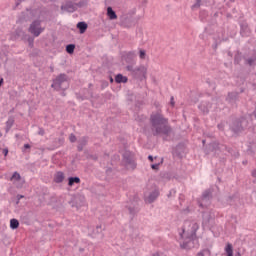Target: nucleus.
<instances>
[{
    "label": "nucleus",
    "instance_id": "obj_31",
    "mask_svg": "<svg viewBox=\"0 0 256 256\" xmlns=\"http://www.w3.org/2000/svg\"><path fill=\"white\" fill-rule=\"evenodd\" d=\"M2 153L5 157H7V155H9V149L8 148H4L2 149Z\"/></svg>",
    "mask_w": 256,
    "mask_h": 256
},
{
    "label": "nucleus",
    "instance_id": "obj_3",
    "mask_svg": "<svg viewBox=\"0 0 256 256\" xmlns=\"http://www.w3.org/2000/svg\"><path fill=\"white\" fill-rule=\"evenodd\" d=\"M52 89L55 91H65V89H69V77L66 74L58 75L51 85Z\"/></svg>",
    "mask_w": 256,
    "mask_h": 256
},
{
    "label": "nucleus",
    "instance_id": "obj_9",
    "mask_svg": "<svg viewBox=\"0 0 256 256\" xmlns=\"http://www.w3.org/2000/svg\"><path fill=\"white\" fill-rule=\"evenodd\" d=\"M198 203L202 208L211 205V190L204 191Z\"/></svg>",
    "mask_w": 256,
    "mask_h": 256
},
{
    "label": "nucleus",
    "instance_id": "obj_18",
    "mask_svg": "<svg viewBox=\"0 0 256 256\" xmlns=\"http://www.w3.org/2000/svg\"><path fill=\"white\" fill-rule=\"evenodd\" d=\"M224 251H225L227 256H233V244L227 243Z\"/></svg>",
    "mask_w": 256,
    "mask_h": 256
},
{
    "label": "nucleus",
    "instance_id": "obj_40",
    "mask_svg": "<svg viewBox=\"0 0 256 256\" xmlns=\"http://www.w3.org/2000/svg\"><path fill=\"white\" fill-rule=\"evenodd\" d=\"M221 127H225L223 124H218V128L221 129Z\"/></svg>",
    "mask_w": 256,
    "mask_h": 256
},
{
    "label": "nucleus",
    "instance_id": "obj_17",
    "mask_svg": "<svg viewBox=\"0 0 256 256\" xmlns=\"http://www.w3.org/2000/svg\"><path fill=\"white\" fill-rule=\"evenodd\" d=\"M75 183H81V179L79 177H70L68 179V185L69 187H73Z\"/></svg>",
    "mask_w": 256,
    "mask_h": 256
},
{
    "label": "nucleus",
    "instance_id": "obj_7",
    "mask_svg": "<svg viewBox=\"0 0 256 256\" xmlns=\"http://www.w3.org/2000/svg\"><path fill=\"white\" fill-rule=\"evenodd\" d=\"M223 149H225V146L220 145L217 142H211L206 146L205 153L207 155H211V153L213 155H217V153H219V151H223Z\"/></svg>",
    "mask_w": 256,
    "mask_h": 256
},
{
    "label": "nucleus",
    "instance_id": "obj_10",
    "mask_svg": "<svg viewBox=\"0 0 256 256\" xmlns=\"http://www.w3.org/2000/svg\"><path fill=\"white\" fill-rule=\"evenodd\" d=\"M10 181H12V183H14V185L18 189H21V187H23L25 183V180L21 178V174H19L18 172L13 173L12 177L10 178Z\"/></svg>",
    "mask_w": 256,
    "mask_h": 256
},
{
    "label": "nucleus",
    "instance_id": "obj_34",
    "mask_svg": "<svg viewBox=\"0 0 256 256\" xmlns=\"http://www.w3.org/2000/svg\"><path fill=\"white\" fill-rule=\"evenodd\" d=\"M151 168L154 169V170L159 169V163H157V164H152V165H151Z\"/></svg>",
    "mask_w": 256,
    "mask_h": 256
},
{
    "label": "nucleus",
    "instance_id": "obj_37",
    "mask_svg": "<svg viewBox=\"0 0 256 256\" xmlns=\"http://www.w3.org/2000/svg\"><path fill=\"white\" fill-rule=\"evenodd\" d=\"M21 1H25V0H17V1H16V7H17L18 5H21Z\"/></svg>",
    "mask_w": 256,
    "mask_h": 256
},
{
    "label": "nucleus",
    "instance_id": "obj_41",
    "mask_svg": "<svg viewBox=\"0 0 256 256\" xmlns=\"http://www.w3.org/2000/svg\"><path fill=\"white\" fill-rule=\"evenodd\" d=\"M152 256H159V253H154L152 254Z\"/></svg>",
    "mask_w": 256,
    "mask_h": 256
},
{
    "label": "nucleus",
    "instance_id": "obj_6",
    "mask_svg": "<svg viewBox=\"0 0 256 256\" xmlns=\"http://www.w3.org/2000/svg\"><path fill=\"white\" fill-rule=\"evenodd\" d=\"M29 33L34 37H39L43 31H45V27H41V20H34L30 27L28 28Z\"/></svg>",
    "mask_w": 256,
    "mask_h": 256
},
{
    "label": "nucleus",
    "instance_id": "obj_4",
    "mask_svg": "<svg viewBox=\"0 0 256 256\" xmlns=\"http://www.w3.org/2000/svg\"><path fill=\"white\" fill-rule=\"evenodd\" d=\"M127 71H129L135 79H139V81H143V79H147V68L145 65H140L138 67H134L133 65H128L126 67Z\"/></svg>",
    "mask_w": 256,
    "mask_h": 256
},
{
    "label": "nucleus",
    "instance_id": "obj_26",
    "mask_svg": "<svg viewBox=\"0 0 256 256\" xmlns=\"http://www.w3.org/2000/svg\"><path fill=\"white\" fill-rule=\"evenodd\" d=\"M13 123H15V120H13V118H9L6 122L7 128L11 129L13 127Z\"/></svg>",
    "mask_w": 256,
    "mask_h": 256
},
{
    "label": "nucleus",
    "instance_id": "obj_2",
    "mask_svg": "<svg viewBox=\"0 0 256 256\" xmlns=\"http://www.w3.org/2000/svg\"><path fill=\"white\" fill-rule=\"evenodd\" d=\"M150 123L154 129H169V120L163 117L161 111L151 114Z\"/></svg>",
    "mask_w": 256,
    "mask_h": 256
},
{
    "label": "nucleus",
    "instance_id": "obj_21",
    "mask_svg": "<svg viewBox=\"0 0 256 256\" xmlns=\"http://www.w3.org/2000/svg\"><path fill=\"white\" fill-rule=\"evenodd\" d=\"M10 227L12 229H18L19 228V220L13 218L10 220Z\"/></svg>",
    "mask_w": 256,
    "mask_h": 256
},
{
    "label": "nucleus",
    "instance_id": "obj_27",
    "mask_svg": "<svg viewBox=\"0 0 256 256\" xmlns=\"http://www.w3.org/2000/svg\"><path fill=\"white\" fill-rule=\"evenodd\" d=\"M195 4L192 6V9H199L201 7V0H195Z\"/></svg>",
    "mask_w": 256,
    "mask_h": 256
},
{
    "label": "nucleus",
    "instance_id": "obj_11",
    "mask_svg": "<svg viewBox=\"0 0 256 256\" xmlns=\"http://www.w3.org/2000/svg\"><path fill=\"white\" fill-rule=\"evenodd\" d=\"M214 218H215V214H213L211 210H206L205 212H203V215H202L203 227H207V225H209V223H211V221H213Z\"/></svg>",
    "mask_w": 256,
    "mask_h": 256
},
{
    "label": "nucleus",
    "instance_id": "obj_1",
    "mask_svg": "<svg viewBox=\"0 0 256 256\" xmlns=\"http://www.w3.org/2000/svg\"><path fill=\"white\" fill-rule=\"evenodd\" d=\"M199 229V224L195 220H186L184 222L182 232H180L179 243L182 249H191L193 247V239L197 230Z\"/></svg>",
    "mask_w": 256,
    "mask_h": 256
},
{
    "label": "nucleus",
    "instance_id": "obj_25",
    "mask_svg": "<svg viewBox=\"0 0 256 256\" xmlns=\"http://www.w3.org/2000/svg\"><path fill=\"white\" fill-rule=\"evenodd\" d=\"M27 41H28L29 47H31V49H33V46H34V43H35V39L33 37L29 36Z\"/></svg>",
    "mask_w": 256,
    "mask_h": 256
},
{
    "label": "nucleus",
    "instance_id": "obj_12",
    "mask_svg": "<svg viewBox=\"0 0 256 256\" xmlns=\"http://www.w3.org/2000/svg\"><path fill=\"white\" fill-rule=\"evenodd\" d=\"M199 109H200V111H202V113L207 114V113H209V109H211V103H209V102H202L199 105Z\"/></svg>",
    "mask_w": 256,
    "mask_h": 256
},
{
    "label": "nucleus",
    "instance_id": "obj_44",
    "mask_svg": "<svg viewBox=\"0 0 256 256\" xmlns=\"http://www.w3.org/2000/svg\"><path fill=\"white\" fill-rule=\"evenodd\" d=\"M62 96L65 97V92L62 93Z\"/></svg>",
    "mask_w": 256,
    "mask_h": 256
},
{
    "label": "nucleus",
    "instance_id": "obj_14",
    "mask_svg": "<svg viewBox=\"0 0 256 256\" xmlns=\"http://www.w3.org/2000/svg\"><path fill=\"white\" fill-rule=\"evenodd\" d=\"M107 16L111 21L117 19V13L114 12L112 7L107 8Z\"/></svg>",
    "mask_w": 256,
    "mask_h": 256
},
{
    "label": "nucleus",
    "instance_id": "obj_24",
    "mask_svg": "<svg viewBox=\"0 0 256 256\" xmlns=\"http://www.w3.org/2000/svg\"><path fill=\"white\" fill-rule=\"evenodd\" d=\"M159 133H164V135H169V133H171V130H169V129H156L155 135H159Z\"/></svg>",
    "mask_w": 256,
    "mask_h": 256
},
{
    "label": "nucleus",
    "instance_id": "obj_46",
    "mask_svg": "<svg viewBox=\"0 0 256 256\" xmlns=\"http://www.w3.org/2000/svg\"><path fill=\"white\" fill-rule=\"evenodd\" d=\"M203 145H205V140L202 141Z\"/></svg>",
    "mask_w": 256,
    "mask_h": 256
},
{
    "label": "nucleus",
    "instance_id": "obj_22",
    "mask_svg": "<svg viewBox=\"0 0 256 256\" xmlns=\"http://www.w3.org/2000/svg\"><path fill=\"white\" fill-rule=\"evenodd\" d=\"M61 9H67V11H75V5L69 2L65 6H62Z\"/></svg>",
    "mask_w": 256,
    "mask_h": 256
},
{
    "label": "nucleus",
    "instance_id": "obj_47",
    "mask_svg": "<svg viewBox=\"0 0 256 256\" xmlns=\"http://www.w3.org/2000/svg\"><path fill=\"white\" fill-rule=\"evenodd\" d=\"M232 3H234L235 2V0H230Z\"/></svg>",
    "mask_w": 256,
    "mask_h": 256
},
{
    "label": "nucleus",
    "instance_id": "obj_42",
    "mask_svg": "<svg viewBox=\"0 0 256 256\" xmlns=\"http://www.w3.org/2000/svg\"><path fill=\"white\" fill-rule=\"evenodd\" d=\"M1 85H3V80H0V87H1Z\"/></svg>",
    "mask_w": 256,
    "mask_h": 256
},
{
    "label": "nucleus",
    "instance_id": "obj_13",
    "mask_svg": "<svg viewBox=\"0 0 256 256\" xmlns=\"http://www.w3.org/2000/svg\"><path fill=\"white\" fill-rule=\"evenodd\" d=\"M65 179V174L63 172H56L54 175V182L55 183H63Z\"/></svg>",
    "mask_w": 256,
    "mask_h": 256
},
{
    "label": "nucleus",
    "instance_id": "obj_23",
    "mask_svg": "<svg viewBox=\"0 0 256 256\" xmlns=\"http://www.w3.org/2000/svg\"><path fill=\"white\" fill-rule=\"evenodd\" d=\"M66 51L69 55L75 53V44H69L66 46Z\"/></svg>",
    "mask_w": 256,
    "mask_h": 256
},
{
    "label": "nucleus",
    "instance_id": "obj_33",
    "mask_svg": "<svg viewBox=\"0 0 256 256\" xmlns=\"http://www.w3.org/2000/svg\"><path fill=\"white\" fill-rule=\"evenodd\" d=\"M128 209H129V211H130V213H131L132 215L135 214V213H137V208L134 209V208L129 207Z\"/></svg>",
    "mask_w": 256,
    "mask_h": 256
},
{
    "label": "nucleus",
    "instance_id": "obj_28",
    "mask_svg": "<svg viewBox=\"0 0 256 256\" xmlns=\"http://www.w3.org/2000/svg\"><path fill=\"white\" fill-rule=\"evenodd\" d=\"M255 61H256V58H248L247 59V63H248V65H250V67L255 64Z\"/></svg>",
    "mask_w": 256,
    "mask_h": 256
},
{
    "label": "nucleus",
    "instance_id": "obj_39",
    "mask_svg": "<svg viewBox=\"0 0 256 256\" xmlns=\"http://www.w3.org/2000/svg\"><path fill=\"white\" fill-rule=\"evenodd\" d=\"M149 161L153 162V157L151 155L148 156Z\"/></svg>",
    "mask_w": 256,
    "mask_h": 256
},
{
    "label": "nucleus",
    "instance_id": "obj_36",
    "mask_svg": "<svg viewBox=\"0 0 256 256\" xmlns=\"http://www.w3.org/2000/svg\"><path fill=\"white\" fill-rule=\"evenodd\" d=\"M38 135H45V130H40V131L38 132Z\"/></svg>",
    "mask_w": 256,
    "mask_h": 256
},
{
    "label": "nucleus",
    "instance_id": "obj_15",
    "mask_svg": "<svg viewBox=\"0 0 256 256\" xmlns=\"http://www.w3.org/2000/svg\"><path fill=\"white\" fill-rule=\"evenodd\" d=\"M115 81L117 83H127V81H129V79L127 78V76H123L122 74H117L115 76Z\"/></svg>",
    "mask_w": 256,
    "mask_h": 256
},
{
    "label": "nucleus",
    "instance_id": "obj_32",
    "mask_svg": "<svg viewBox=\"0 0 256 256\" xmlns=\"http://www.w3.org/2000/svg\"><path fill=\"white\" fill-rule=\"evenodd\" d=\"M170 105H172V107H175V97L171 96L170 98Z\"/></svg>",
    "mask_w": 256,
    "mask_h": 256
},
{
    "label": "nucleus",
    "instance_id": "obj_5",
    "mask_svg": "<svg viewBox=\"0 0 256 256\" xmlns=\"http://www.w3.org/2000/svg\"><path fill=\"white\" fill-rule=\"evenodd\" d=\"M159 197V187L157 185H151L150 190L144 193V199L146 203H155Z\"/></svg>",
    "mask_w": 256,
    "mask_h": 256
},
{
    "label": "nucleus",
    "instance_id": "obj_38",
    "mask_svg": "<svg viewBox=\"0 0 256 256\" xmlns=\"http://www.w3.org/2000/svg\"><path fill=\"white\" fill-rule=\"evenodd\" d=\"M252 177H256V169L252 171Z\"/></svg>",
    "mask_w": 256,
    "mask_h": 256
},
{
    "label": "nucleus",
    "instance_id": "obj_29",
    "mask_svg": "<svg viewBox=\"0 0 256 256\" xmlns=\"http://www.w3.org/2000/svg\"><path fill=\"white\" fill-rule=\"evenodd\" d=\"M69 139H70V142H71V143H75V142L77 141V137H75V135H73V134H71V135L69 136Z\"/></svg>",
    "mask_w": 256,
    "mask_h": 256
},
{
    "label": "nucleus",
    "instance_id": "obj_20",
    "mask_svg": "<svg viewBox=\"0 0 256 256\" xmlns=\"http://www.w3.org/2000/svg\"><path fill=\"white\" fill-rule=\"evenodd\" d=\"M85 145H87V138L83 137L79 141L78 151H83V147H85Z\"/></svg>",
    "mask_w": 256,
    "mask_h": 256
},
{
    "label": "nucleus",
    "instance_id": "obj_8",
    "mask_svg": "<svg viewBox=\"0 0 256 256\" xmlns=\"http://www.w3.org/2000/svg\"><path fill=\"white\" fill-rule=\"evenodd\" d=\"M123 162L126 165L128 169H135L136 164H135V159L133 157V153L126 151L123 154Z\"/></svg>",
    "mask_w": 256,
    "mask_h": 256
},
{
    "label": "nucleus",
    "instance_id": "obj_48",
    "mask_svg": "<svg viewBox=\"0 0 256 256\" xmlns=\"http://www.w3.org/2000/svg\"><path fill=\"white\" fill-rule=\"evenodd\" d=\"M19 198H20V199H23V196H20Z\"/></svg>",
    "mask_w": 256,
    "mask_h": 256
},
{
    "label": "nucleus",
    "instance_id": "obj_16",
    "mask_svg": "<svg viewBox=\"0 0 256 256\" xmlns=\"http://www.w3.org/2000/svg\"><path fill=\"white\" fill-rule=\"evenodd\" d=\"M87 27H88V25L85 22H78L77 23V29H79L81 34L85 33V31H87Z\"/></svg>",
    "mask_w": 256,
    "mask_h": 256
},
{
    "label": "nucleus",
    "instance_id": "obj_43",
    "mask_svg": "<svg viewBox=\"0 0 256 256\" xmlns=\"http://www.w3.org/2000/svg\"><path fill=\"white\" fill-rule=\"evenodd\" d=\"M110 82L113 83V78L112 77H110Z\"/></svg>",
    "mask_w": 256,
    "mask_h": 256
},
{
    "label": "nucleus",
    "instance_id": "obj_30",
    "mask_svg": "<svg viewBox=\"0 0 256 256\" xmlns=\"http://www.w3.org/2000/svg\"><path fill=\"white\" fill-rule=\"evenodd\" d=\"M146 55L145 50H140V59H145Z\"/></svg>",
    "mask_w": 256,
    "mask_h": 256
},
{
    "label": "nucleus",
    "instance_id": "obj_19",
    "mask_svg": "<svg viewBox=\"0 0 256 256\" xmlns=\"http://www.w3.org/2000/svg\"><path fill=\"white\" fill-rule=\"evenodd\" d=\"M135 57H137V54H135V52H128L126 54V61L128 63H131V61H134L135 60Z\"/></svg>",
    "mask_w": 256,
    "mask_h": 256
},
{
    "label": "nucleus",
    "instance_id": "obj_35",
    "mask_svg": "<svg viewBox=\"0 0 256 256\" xmlns=\"http://www.w3.org/2000/svg\"><path fill=\"white\" fill-rule=\"evenodd\" d=\"M27 149H31V145L25 144L23 151H27Z\"/></svg>",
    "mask_w": 256,
    "mask_h": 256
},
{
    "label": "nucleus",
    "instance_id": "obj_45",
    "mask_svg": "<svg viewBox=\"0 0 256 256\" xmlns=\"http://www.w3.org/2000/svg\"><path fill=\"white\" fill-rule=\"evenodd\" d=\"M237 256H241V253L238 252V253H237Z\"/></svg>",
    "mask_w": 256,
    "mask_h": 256
}]
</instances>
